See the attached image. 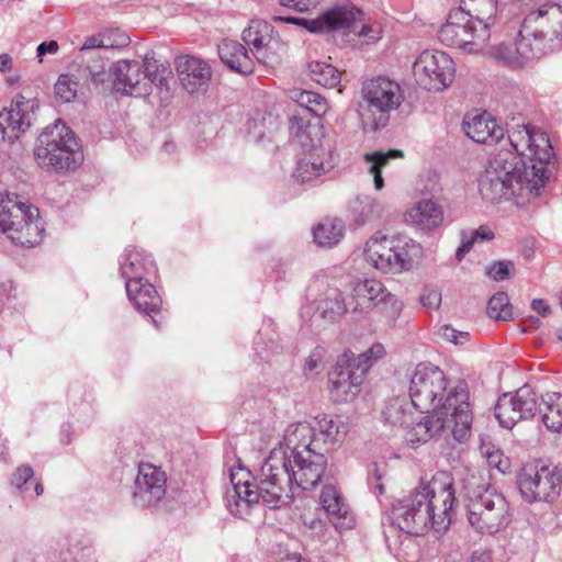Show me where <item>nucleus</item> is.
I'll return each mask as SVG.
<instances>
[{
    "label": "nucleus",
    "mask_w": 562,
    "mask_h": 562,
    "mask_svg": "<svg viewBox=\"0 0 562 562\" xmlns=\"http://www.w3.org/2000/svg\"><path fill=\"white\" fill-rule=\"evenodd\" d=\"M510 149L493 155L479 179L484 200L495 202L512 196H537L549 179L548 165L553 157L544 132L517 125L508 131Z\"/></svg>",
    "instance_id": "f257e3e1"
},
{
    "label": "nucleus",
    "mask_w": 562,
    "mask_h": 562,
    "mask_svg": "<svg viewBox=\"0 0 562 562\" xmlns=\"http://www.w3.org/2000/svg\"><path fill=\"white\" fill-rule=\"evenodd\" d=\"M251 473L243 467L231 470L232 493L226 496L229 512L238 517L248 515L251 505L261 502L269 508L286 505L289 475L284 457L280 451H271L260 469V474L251 483Z\"/></svg>",
    "instance_id": "f03ea898"
},
{
    "label": "nucleus",
    "mask_w": 562,
    "mask_h": 562,
    "mask_svg": "<svg viewBox=\"0 0 562 562\" xmlns=\"http://www.w3.org/2000/svg\"><path fill=\"white\" fill-rule=\"evenodd\" d=\"M473 418L469 385L458 379L434 411L407 432L406 441L415 446L442 434H451L458 442H465L471 437Z\"/></svg>",
    "instance_id": "7ed1b4c3"
},
{
    "label": "nucleus",
    "mask_w": 562,
    "mask_h": 562,
    "mask_svg": "<svg viewBox=\"0 0 562 562\" xmlns=\"http://www.w3.org/2000/svg\"><path fill=\"white\" fill-rule=\"evenodd\" d=\"M0 229L12 244L24 248L40 245L44 236L38 209L3 190H0Z\"/></svg>",
    "instance_id": "20e7f679"
},
{
    "label": "nucleus",
    "mask_w": 562,
    "mask_h": 562,
    "mask_svg": "<svg viewBox=\"0 0 562 562\" xmlns=\"http://www.w3.org/2000/svg\"><path fill=\"white\" fill-rule=\"evenodd\" d=\"M34 155L41 166L56 171L74 170L83 159L76 135L61 120L40 134Z\"/></svg>",
    "instance_id": "39448f33"
},
{
    "label": "nucleus",
    "mask_w": 562,
    "mask_h": 562,
    "mask_svg": "<svg viewBox=\"0 0 562 562\" xmlns=\"http://www.w3.org/2000/svg\"><path fill=\"white\" fill-rule=\"evenodd\" d=\"M422 252V246L408 236L397 234L387 237L381 232L375 233L364 247L367 261L385 273L409 270Z\"/></svg>",
    "instance_id": "423d86ee"
},
{
    "label": "nucleus",
    "mask_w": 562,
    "mask_h": 562,
    "mask_svg": "<svg viewBox=\"0 0 562 562\" xmlns=\"http://www.w3.org/2000/svg\"><path fill=\"white\" fill-rule=\"evenodd\" d=\"M465 508L470 525L480 533H496L510 522L506 498L491 485L468 487Z\"/></svg>",
    "instance_id": "0eeeda50"
},
{
    "label": "nucleus",
    "mask_w": 562,
    "mask_h": 562,
    "mask_svg": "<svg viewBox=\"0 0 562 562\" xmlns=\"http://www.w3.org/2000/svg\"><path fill=\"white\" fill-rule=\"evenodd\" d=\"M363 103L359 114L364 130L376 131L387 125L390 113L403 102L401 86L387 77H375L362 87Z\"/></svg>",
    "instance_id": "6e6552de"
},
{
    "label": "nucleus",
    "mask_w": 562,
    "mask_h": 562,
    "mask_svg": "<svg viewBox=\"0 0 562 562\" xmlns=\"http://www.w3.org/2000/svg\"><path fill=\"white\" fill-rule=\"evenodd\" d=\"M362 11L356 7H336L314 20L280 15L273 16V20L303 25L312 33L349 30L364 38L367 43L379 41L382 36L381 25L379 23L366 24L362 22Z\"/></svg>",
    "instance_id": "1a4fd4ad"
},
{
    "label": "nucleus",
    "mask_w": 562,
    "mask_h": 562,
    "mask_svg": "<svg viewBox=\"0 0 562 562\" xmlns=\"http://www.w3.org/2000/svg\"><path fill=\"white\" fill-rule=\"evenodd\" d=\"M439 41L468 53H479L491 38V26L461 8L452 10L438 31Z\"/></svg>",
    "instance_id": "9d476101"
},
{
    "label": "nucleus",
    "mask_w": 562,
    "mask_h": 562,
    "mask_svg": "<svg viewBox=\"0 0 562 562\" xmlns=\"http://www.w3.org/2000/svg\"><path fill=\"white\" fill-rule=\"evenodd\" d=\"M417 490L432 518V529L437 532L446 530L451 522V512L456 502L451 474L438 471L430 480H422Z\"/></svg>",
    "instance_id": "9b49d317"
},
{
    "label": "nucleus",
    "mask_w": 562,
    "mask_h": 562,
    "mask_svg": "<svg viewBox=\"0 0 562 562\" xmlns=\"http://www.w3.org/2000/svg\"><path fill=\"white\" fill-rule=\"evenodd\" d=\"M452 383L439 367L418 363L411 378L409 398L415 408L430 414Z\"/></svg>",
    "instance_id": "f8f14e48"
},
{
    "label": "nucleus",
    "mask_w": 562,
    "mask_h": 562,
    "mask_svg": "<svg viewBox=\"0 0 562 562\" xmlns=\"http://www.w3.org/2000/svg\"><path fill=\"white\" fill-rule=\"evenodd\" d=\"M517 482L522 498L528 503L552 502L562 490V474L557 467L527 464Z\"/></svg>",
    "instance_id": "ddd939ff"
},
{
    "label": "nucleus",
    "mask_w": 562,
    "mask_h": 562,
    "mask_svg": "<svg viewBox=\"0 0 562 562\" xmlns=\"http://www.w3.org/2000/svg\"><path fill=\"white\" fill-rule=\"evenodd\" d=\"M272 451H280L284 457V467L289 475V493L286 505H289L293 498L294 485L302 490H310L315 487L322 476L324 475L327 459L321 451L299 453L288 457V452L282 449H273Z\"/></svg>",
    "instance_id": "4468645a"
},
{
    "label": "nucleus",
    "mask_w": 562,
    "mask_h": 562,
    "mask_svg": "<svg viewBox=\"0 0 562 562\" xmlns=\"http://www.w3.org/2000/svg\"><path fill=\"white\" fill-rule=\"evenodd\" d=\"M417 82L428 91H442L448 88L456 75L454 63L445 52L426 49L413 65Z\"/></svg>",
    "instance_id": "2eb2a0df"
},
{
    "label": "nucleus",
    "mask_w": 562,
    "mask_h": 562,
    "mask_svg": "<svg viewBox=\"0 0 562 562\" xmlns=\"http://www.w3.org/2000/svg\"><path fill=\"white\" fill-rule=\"evenodd\" d=\"M155 60L145 59L143 63L136 60H119L111 71L114 76V88L116 91L131 97H146L151 91V83Z\"/></svg>",
    "instance_id": "dca6fc26"
},
{
    "label": "nucleus",
    "mask_w": 562,
    "mask_h": 562,
    "mask_svg": "<svg viewBox=\"0 0 562 562\" xmlns=\"http://www.w3.org/2000/svg\"><path fill=\"white\" fill-rule=\"evenodd\" d=\"M538 411L535 391L528 384L514 393H505L498 397L494 414L499 425L512 429L518 422L532 418Z\"/></svg>",
    "instance_id": "f3484780"
},
{
    "label": "nucleus",
    "mask_w": 562,
    "mask_h": 562,
    "mask_svg": "<svg viewBox=\"0 0 562 562\" xmlns=\"http://www.w3.org/2000/svg\"><path fill=\"white\" fill-rule=\"evenodd\" d=\"M392 518L397 527L408 535L420 536L428 528L432 529V518L417 488L393 504Z\"/></svg>",
    "instance_id": "a211bd4d"
},
{
    "label": "nucleus",
    "mask_w": 562,
    "mask_h": 562,
    "mask_svg": "<svg viewBox=\"0 0 562 562\" xmlns=\"http://www.w3.org/2000/svg\"><path fill=\"white\" fill-rule=\"evenodd\" d=\"M364 380L363 371L356 370L350 362V355L345 352L340 356L328 375L329 394L335 402H349L360 391Z\"/></svg>",
    "instance_id": "6ab92c4d"
},
{
    "label": "nucleus",
    "mask_w": 562,
    "mask_h": 562,
    "mask_svg": "<svg viewBox=\"0 0 562 562\" xmlns=\"http://www.w3.org/2000/svg\"><path fill=\"white\" fill-rule=\"evenodd\" d=\"M166 474L159 468L140 463L134 482V504L139 507L157 504L166 494Z\"/></svg>",
    "instance_id": "aec40b11"
},
{
    "label": "nucleus",
    "mask_w": 562,
    "mask_h": 562,
    "mask_svg": "<svg viewBox=\"0 0 562 562\" xmlns=\"http://www.w3.org/2000/svg\"><path fill=\"white\" fill-rule=\"evenodd\" d=\"M33 100L19 97L10 109L0 112V140L13 143L25 133L35 119Z\"/></svg>",
    "instance_id": "412c9836"
},
{
    "label": "nucleus",
    "mask_w": 562,
    "mask_h": 562,
    "mask_svg": "<svg viewBox=\"0 0 562 562\" xmlns=\"http://www.w3.org/2000/svg\"><path fill=\"white\" fill-rule=\"evenodd\" d=\"M522 23L554 47L557 42L562 40V5L544 3L530 11Z\"/></svg>",
    "instance_id": "4be33fe9"
},
{
    "label": "nucleus",
    "mask_w": 562,
    "mask_h": 562,
    "mask_svg": "<svg viewBox=\"0 0 562 562\" xmlns=\"http://www.w3.org/2000/svg\"><path fill=\"white\" fill-rule=\"evenodd\" d=\"M350 300L353 301L351 313L363 312L373 307L384 308L386 305H391L394 312L398 311L396 297L380 281L374 279L357 282L352 289Z\"/></svg>",
    "instance_id": "5701e85b"
},
{
    "label": "nucleus",
    "mask_w": 562,
    "mask_h": 562,
    "mask_svg": "<svg viewBox=\"0 0 562 562\" xmlns=\"http://www.w3.org/2000/svg\"><path fill=\"white\" fill-rule=\"evenodd\" d=\"M329 148L326 149L323 143L313 145L299 159L293 172L294 179L300 183H307L317 179L333 168V164L328 160L330 157Z\"/></svg>",
    "instance_id": "b1692460"
},
{
    "label": "nucleus",
    "mask_w": 562,
    "mask_h": 562,
    "mask_svg": "<svg viewBox=\"0 0 562 562\" xmlns=\"http://www.w3.org/2000/svg\"><path fill=\"white\" fill-rule=\"evenodd\" d=\"M177 71L182 87L191 94L205 90L212 77L210 65L194 56L180 57Z\"/></svg>",
    "instance_id": "393cba45"
},
{
    "label": "nucleus",
    "mask_w": 562,
    "mask_h": 562,
    "mask_svg": "<svg viewBox=\"0 0 562 562\" xmlns=\"http://www.w3.org/2000/svg\"><path fill=\"white\" fill-rule=\"evenodd\" d=\"M553 48V45H550L547 40L538 36V33L533 32L530 27H527L525 23H521L517 37L516 49L519 57L512 59L510 63L515 66H522V68H525L536 63Z\"/></svg>",
    "instance_id": "a878e982"
},
{
    "label": "nucleus",
    "mask_w": 562,
    "mask_h": 562,
    "mask_svg": "<svg viewBox=\"0 0 562 562\" xmlns=\"http://www.w3.org/2000/svg\"><path fill=\"white\" fill-rule=\"evenodd\" d=\"M319 498L337 529L350 530L355 527L356 520L349 505L335 485H325Z\"/></svg>",
    "instance_id": "bb28decb"
},
{
    "label": "nucleus",
    "mask_w": 562,
    "mask_h": 562,
    "mask_svg": "<svg viewBox=\"0 0 562 562\" xmlns=\"http://www.w3.org/2000/svg\"><path fill=\"white\" fill-rule=\"evenodd\" d=\"M312 426L315 429V447L323 453L341 443L348 432V426L344 422L328 415L317 416Z\"/></svg>",
    "instance_id": "cd10ccee"
},
{
    "label": "nucleus",
    "mask_w": 562,
    "mask_h": 562,
    "mask_svg": "<svg viewBox=\"0 0 562 562\" xmlns=\"http://www.w3.org/2000/svg\"><path fill=\"white\" fill-rule=\"evenodd\" d=\"M463 130L471 139L486 145L497 144L504 137L503 127L485 113L468 115Z\"/></svg>",
    "instance_id": "c85d7f7f"
},
{
    "label": "nucleus",
    "mask_w": 562,
    "mask_h": 562,
    "mask_svg": "<svg viewBox=\"0 0 562 562\" xmlns=\"http://www.w3.org/2000/svg\"><path fill=\"white\" fill-rule=\"evenodd\" d=\"M126 293L134 307L140 313L148 315L157 324L154 314L159 312L161 299L153 284L147 281L127 280L125 283Z\"/></svg>",
    "instance_id": "c756f323"
},
{
    "label": "nucleus",
    "mask_w": 562,
    "mask_h": 562,
    "mask_svg": "<svg viewBox=\"0 0 562 562\" xmlns=\"http://www.w3.org/2000/svg\"><path fill=\"white\" fill-rule=\"evenodd\" d=\"M120 270L126 281H144L145 276L156 271V265L144 249L127 247L121 257Z\"/></svg>",
    "instance_id": "7c9ffc66"
},
{
    "label": "nucleus",
    "mask_w": 562,
    "mask_h": 562,
    "mask_svg": "<svg viewBox=\"0 0 562 562\" xmlns=\"http://www.w3.org/2000/svg\"><path fill=\"white\" fill-rule=\"evenodd\" d=\"M314 436L315 429L311 424L306 422L291 424L285 430L282 446L278 449L286 451L290 458L296 454V452H318L315 447Z\"/></svg>",
    "instance_id": "2f4dec72"
},
{
    "label": "nucleus",
    "mask_w": 562,
    "mask_h": 562,
    "mask_svg": "<svg viewBox=\"0 0 562 562\" xmlns=\"http://www.w3.org/2000/svg\"><path fill=\"white\" fill-rule=\"evenodd\" d=\"M218 56L221 60L232 70L249 75L254 71V61L248 55L246 47L233 40H224L218 45Z\"/></svg>",
    "instance_id": "473e14b6"
},
{
    "label": "nucleus",
    "mask_w": 562,
    "mask_h": 562,
    "mask_svg": "<svg viewBox=\"0 0 562 562\" xmlns=\"http://www.w3.org/2000/svg\"><path fill=\"white\" fill-rule=\"evenodd\" d=\"M406 220L423 231L431 232L442 225L445 215L435 201L422 200L406 213Z\"/></svg>",
    "instance_id": "72a5a7b5"
},
{
    "label": "nucleus",
    "mask_w": 562,
    "mask_h": 562,
    "mask_svg": "<svg viewBox=\"0 0 562 562\" xmlns=\"http://www.w3.org/2000/svg\"><path fill=\"white\" fill-rule=\"evenodd\" d=\"M412 407H414L412 400L395 397L386 404L382 415L385 423L394 427L406 428V432H408L418 423L413 418Z\"/></svg>",
    "instance_id": "f704fd0d"
},
{
    "label": "nucleus",
    "mask_w": 562,
    "mask_h": 562,
    "mask_svg": "<svg viewBox=\"0 0 562 562\" xmlns=\"http://www.w3.org/2000/svg\"><path fill=\"white\" fill-rule=\"evenodd\" d=\"M353 301H346V297L338 289H330L326 297L318 304V312L321 317L334 324L338 322L346 313H351Z\"/></svg>",
    "instance_id": "c9c22d12"
},
{
    "label": "nucleus",
    "mask_w": 562,
    "mask_h": 562,
    "mask_svg": "<svg viewBox=\"0 0 562 562\" xmlns=\"http://www.w3.org/2000/svg\"><path fill=\"white\" fill-rule=\"evenodd\" d=\"M541 419L548 430L560 432L562 430V393L548 392L538 404Z\"/></svg>",
    "instance_id": "e433bc0d"
},
{
    "label": "nucleus",
    "mask_w": 562,
    "mask_h": 562,
    "mask_svg": "<svg viewBox=\"0 0 562 562\" xmlns=\"http://www.w3.org/2000/svg\"><path fill=\"white\" fill-rule=\"evenodd\" d=\"M352 221L357 225H364L381 217L383 205L372 196H357L350 207Z\"/></svg>",
    "instance_id": "4c0bfd02"
},
{
    "label": "nucleus",
    "mask_w": 562,
    "mask_h": 562,
    "mask_svg": "<svg viewBox=\"0 0 562 562\" xmlns=\"http://www.w3.org/2000/svg\"><path fill=\"white\" fill-rule=\"evenodd\" d=\"M289 132L291 137L296 139L300 145L304 148H312L313 145H319L322 143H315L313 135L319 133V127L312 125L305 116L301 113H294L289 120Z\"/></svg>",
    "instance_id": "58836bf2"
},
{
    "label": "nucleus",
    "mask_w": 562,
    "mask_h": 562,
    "mask_svg": "<svg viewBox=\"0 0 562 562\" xmlns=\"http://www.w3.org/2000/svg\"><path fill=\"white\" fill-rule=\"evenodd\" d=\"M403 157L401 150L391 149L386 153L374 151L363 155V159L369 164L368 172L373 177L374 188L381 190L384 187L382 178V168H384L390 159Z\"/></svg>",
    "instance_id": "ea45409f"
},
{
    "label": "nucleus",
    "mask_w": 562,
    "mask_h": 562,
    "mask_svg": "<svg viewBox=\"0 0 562 562\" xmlns=\"http://www.w3.org/2000/svg\"><path fill=\"white\" fill-rule=\"evenodd\" d=\"M314 240L324 247L337 245L344 236V223L341 220H325L313 231Z\"/></svg>",
    "instance_id": "a19ab883"
},
{
    "label": "nucleus",
    "mask_w": 562,
    "mask_h": 562,
    "mask_svg": "<svg viewBox=\"0 0 562 562\" xmlns=\"http://www.w3.org/2000/svg\"><path fill=\"white\" fill-rule=\"evenodd\" d=\"M310 77L316 83L325 88H335L341 80L340 71L330 64L312 61L308 64Z\"/></svg>",
    "instance_id": "79ce46f5"
},
{
    "label": "nucleus",
    "mask_w": 562,
    "mask_h": 562,
    "mask_svg": "<svg viewBox=\"0 0 562 562\" xmlns=\"http://www.w3.org/2000/svg\"><path fill=\"white\" fill-rule=\"evenodd\" d=\"M459 8L486 24L490 22L492 26L497 13V0H461Z\"/></svg>",
    "instance_id": "37998d69"
},
{
    "label": "nucleus",
    "mask_w": 562,
    "mask_h": 562,
    "mask_svg": "<svg viewBox=\"0 0 562 562\" xmlns=\"http://www.w3.org/2000/svg\"><path fill=\"white\" fill-rule=\"evenodd\" d=\"M291 98L303 109L315 114L324 115L328 105L326 99L317 92L308 90H294Z\"/></svg>",
    "instance_id": "c03bdc74"
},
{
    "label": "nucleus",
    "mask_w": 562,
    "mask_h": 562,
    "mask_svg": "<svg viewBox=\"0 0 562 562\" xmlns=\"http://www.w3.org/2000/svg\"><path fill=\"white\" fill-rule=\"evenodd\" d=\"M493 238L494 233L485 225H482L476 229L463 231L461 233V244L456 252L457 261L461 262L476 241H485Z\"/></svg>",
    "instance_id": "a18cd8bd"
},
{
    "label": "nucleus",
    "mask_w": 562,
    "mask_h": 562,
    "mask_svg": "<svg viewBox=\"0 0 562 562\" xmlns=\"http://www.w3.org/2000/svg\"><path fill=\"white\" fill-rule=\"evenodd\" d=\"M285 50L284 43L278 35L271 33L263 44L252 54L259 63L272 65L278 61L279 57Z\"/></svg>",
    "instance_id": "49530a36"
},
{
    "label": "nucleus",
    "mask_w": 562,
    "mask_h": 562,
    "mask_svg": "<svg viewBox=\"0 0 562 562\" xmlns=\"http://www.w3.org/2000/svg\"><path fill=\"white\" fill-rule=\"evenodd\" d=\"M386 355L385 347L381 342H374L368 350L355 357L350 356V362L356 370L363 371V375L368 373L370 368Z\"/></svg>",
    "instance_id": "de8ad7c7"
},
{
    "label": "nucleus",
    "mask_w": 562,
    "mask_h": 562,
    "mask_svg": "<svg viewBox=\"0 0 562 562\" xmlns=\"http://www.w3.org/2000/svg\"><path fill=\"white\" fill-rule=\"evenodd\" d=\"M271 33H273V29L267 22H251L249 27L243 32V40L247 45L251 46V52L254 53Z\"/></svg>",
    "instance_id": "09e8293b"
},
{
    "label": "nucleus",
    "mask_w": 562,
    "mask_h": 562,
    "mask_svg": "<svg viewBox=\"0 0 562 562\" xmlns=\"http://www.w3.org/2000/svg\"><path fill=\"white\" fill-rule=\"evenodd\" d=\"M487 315L496 321H508L512 317L509 299L505 292H498L490 299Z\"/></svg>",
    "instance_id": "8fccbe9b"
},
{
    "label": "nucleus",
    "mask_w": 562,
    "mask_h": 562,
    "mask_svg": "<svg viewBox=\"0 0 562 562\" xmlns=\"http://www.w3.org/2000/svg\"><path fill=\"white\" fill-rule=\"evenodd\" d=\"M517 49V40L513 44L502 43L499 45L493 46L490 50V55L496 61L512 68V69H520L522 66H515L512 64V59L519 57Z\"/></svg>",
    "instance_id": "3c124183"
},
{
    "label": "nucleus",
    "mask_w": 562,
    "mask_h": 562,
    "mask_svg": "<svg viewBox=\"0 0 562 562\" xmlns=\"http://www.w3.org/2000/svg\"><path fill=\"white\" fill-rule=\"evenodd\" d=\"M79 88V82L74 76L60 75L55 83V93L64 102L72 101Z\"/></svg>",
    "instance_id": "603ef678"
},
{
    "label": "nucleus",
    "mask_w": 562,
    "mask_h": 562,
    "mask_svg": "<svg viewBox=\"0 0 562 562\" xmlns=\"http://www.w3.org/2000/svg\"><path fill=\"white\" fill-rule=\"evenodd\" d=\"M514 263L509 260H499L486 267L485 273L494 281H504L510 278Z\"/></svg>",
    "instance_id": "864d4df0"
},
{
    "label": "nucleus",
    "mask_w": 562,
    "mask_h": 562,
    "mask_svg": "<svg viewBox=\"0 0 562 562\" xmlns=\"http://www.w3.org/2000/svg\"><path fill=\"white\" fill-rule=\"evenodd\" d=\"M439 335L446 341L454 345H463L469 339V334L467 331H459L450 325L441 326L439 328Z\"/></svg>",
    "instance_id": "5fc2aeb1"
},
{
    "label": "nucleus",
    "mask_w": 562,
    "mask_h": 562,
    "mask_svg": "<svg viewBox=\"0 0 562 562\" xmlns=\"http://www.w3.org/2000/svg\"><path fill=\"white\" fill-rule=\"evenodd\" d=\"M486 461L491 468L498 470L501 473H506L510 469L509 459L504 456L501 449L490 454Z\"/></svg>",
    "instance_id": "6e6d98bb"
},
{
    "label": "nucleus",
    "mask_w": 562,
    "mask_h": 562,
    "mask_svg": "<svg viewBox=\"0 0 562 562\" xmlns=\"http://www.w3.org/2000/svg\"><path fill=\"white\" fill-rule=\"evenodd\" d=\"M34 472L30 465H22L13 473L11 485L21 488L32 476Z\"/></svg>",
    "instance_id": "4d7b16f0"
},
{
    "label": "nucleus",
    "mask_w": 562,
    "mask_h": 562,
    "mask_svg": "<svg viewBox=\"0 0 562 562\" xmlns=\"http://www.w3.org/2000/svg\"><path fill=\"white\" fill-rule=\"evenodd\" d=\"M420 302L425 307L438 308L441 303V294L437 290H426L420 295Z\"/></svg>",
    "instance_id": "13d9d810"
},
{
    "label": "nucleus",
    "mask_w": 562,
    "mask_h": 562,
    "mask_svg": "<svg viewBox=\"0 0 562 562\" xmlns=\"http://www.w3.org/2000/svg\"><path fill=\"white\" fill-rule=\"evenodd\" d=\"M114 44L111 42H105L104 36L93 35L88 37L82 44L81 49H93V48H110L113 47Z\"/></svg>",
    "instance_id": "bf43d9fd"
},
{
    "label": "nucleus",
    "mask_w": 562,
    "mask_h": 562,
    "mask_svg": "<svg viewBox=\"0 0 562 562\" xmlns=\"http://www.w3.org/2000/svg\"><path fill=\"white\" fill-rule=\"evenodd\" d=\"M318 0H279L281 5L292 8L296 11H307L310 8L316 5Z\"/></svg>",
    "instance_id": "052dcab7"
},
{
    "label": "nucleus",
    "mask_w": 562,
    "mask_h": 562,
    "mask_svg": "<svg viewBox=\"0 0 562 562\" xmlns=\"http://www.w3.org/2000/svg\"><path fill=\"white\" fill-rule=\"evenodd\" d=\"M158 72L159 66L155 61V67L153 68V77H156V80L151 83V87L156 86L159 89H162L164 87L167 88L168 79L171 77V71L167 68H162L161 74Z\"/></svg>",
    "instance_id": "680f3d73"
},
{
    "label": "nucleus",
    "mask_w": 562,
    "mask_h": 562,
    "mask_svg": "<svg viewBox=\"0 0 562 562\" xmlns=\"http://www.w3.org/2000/svg\"><path fill=\"white\" fill-rule=\"evenodd\" d=\"M321 368H322L321 350H315L306 359L304 370L306 372H317Z\"/></svg>",
    "instance_id": "e2e57ef3"
},
{
    "label": "nucleus",
    "mask_w": 562,
    "mask_h": 562,
    "mask_svg": "<svg viewBox=\"0 0 562 562\" xmlns=\"http://www.w3.org/2000/svg\"><path fill=\"white\" fill-rule=\"evenodd\" d=\"M531 308L542 316H548L551 312L550 306L543 300L540 299H535L531 302Z\"/></svg>",
    "instance_id": "0e129e2a"
},
{
    "label": "nucleus",
    "mask_w": 562,
    "mask_h": 562,
    "mask_svg": "<svg viewBox=\"0 0 562 562\" xmlns=\"http://www.w3.org/2000/svg\"><path fill=\"white\" fill-rule=\"evenodd\" d=\"M58 50V44L55 41H50L48 43L44 42L37 46V56H43L46 53H56Z\"/></svg>",
    "instance_id": "69168bd1"
},
{
    "label": "nucleus",
    "mask_w": 562,
    "mask_h": 562,
    "mask_svg": "<svg viewBox=\"0 0 562 562\" xmlns=\"http://www.w3.org/2000/svg\"><path fill=\"white\" fill-rule=\"evenodd\" d=\"M498 448H496L491 441L481 439L480 452L485 458L488 459V456L495 452Z\"/></svg>",
    "instance_id": "338daca9"
},
{
    "label": "nucleus",
    "mask_w": 562,
    "mask_h": 562,
    "mask_svg": "<svg viewBox=\"0 0 562 562\" xmlns=\"http://www.w3.org/2000/svg\"><path fill=\"white\" fill-rule=\"evenodd\" d=\"M470 562H493V560H492V557H491V554L488 552H486V551H475L472 554Z\"/></svg>",
    "instance_id": "774afa93"
}]
</instances>
